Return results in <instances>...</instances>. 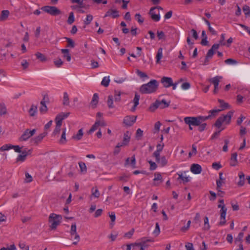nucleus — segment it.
Masks as SVG:
<instances>
[{
  "mask_svg": "<svg viewBox=\"0 0 250 250\" xmlns=\"http://www.w3.org/2000/svg\"><path fill=\"white\" fill-rule=\"evenodd\" d=\"M210 115L207 116L187 117L184 118L185 123L189 126H199L201 123L209 119Z\"/></svg>",
  "mask_w": 250,
  "mask_h": 250,
  "instance_id": "obj_1",
  "label": "nucleus"
},
{
  "mask_svg": "<svg viewBox=\"0 0 250 250\" xmlns=\"http://www.w3.org/2000/svg\"><path fill=\"white\" fill-rule=\"evenodd\" d=\"M158 86V83L156 80H152L146 84H143L140 88L142 93L148 94L155 92Z\"/></svg>",
  "mask_w": 250,
  "mask_h": 250,
  "instance_id": "obj_2",
  "label": "nucleus"
},
{
  "mask_svg": "<svg viewBox=\"0 0 250 250\" xmlns=\"http://www.w3.org/2000/svg\"><path fill=\"white\" fill-rule=\"evenodd\" d=\"M62 217L61 215L55 213H51L48 218V221L50 224V228L51 229H55L59 226L62 221Z\"/></svg>",
  "mask_w": 250,
  "mask_h": 250,
  "instance_id": "obj_3",
  "label": "nucleus"
},
{
  "mask_svg": "<svg viewBox=\"0 0 250 250\" xmlns=\"http://www.w3.org/2000/svg\"><path fill=\"white\" fill-rule=\"evenodd\" d=\"M170 103V101H167L165 99L162 100H157L150 106L149 109L150 111L153 112L158 108L164 109L168 107Z\"/></svg>",
  "mask_w": 250,
  "mask_h": 250,
  "instance_id": "obj_4",
  "label": "nucleus"
},
{
  "mask_svg": "<svg viewBox=\"0 0 250 250\" xmlns=\"http://www.w3.org/2000/svg\"><path fill=\"white\" fill-rule=\"evenodd\" d=\"M42 9L52 16H56L61 14V11L55 6H44Z\"/></svg>",
  "mask_w": 250,
  "mask_h": 250,
  "instance_id": "obj_5",
  "label": "nucleus"
},
{
  "mask_svg": "<svg viewBox=\"0 0 250 250\" xmlns=\"http://www.w3.org/2000/svg\"><path fill=\"white\" fill-rule=\"evenodd\" d=\"M137 116L129 115L125 116L123 120L124 124L128 126L132 125L136 122Z\"/></svg>",
  "mask_w": 250,
  "mask_h": 250,
  "instance_id": "obj_6",
  "label": "nucleus"
},
{
  "mask_svg": "<svg viewBox=\"0 0 250 250\" xmlns=\"http://www.w3.org/2000/svg\"><path fill=\"white\" fill-rule=\"evenodd\" d=\"M233 113L234 111L231 110L228 112L226 115H223L220 117V118H222V120L223 121V123H225L226 124L229 125L230 123L231 119Z\"/></svg>",
  "mask_w": 250,
  "mask_h": 250,
  "instance_id": "obj_7",
  "label": "nucleus"
},
{
  "mask_svg": "<svg viewBox=\"0 0 250 250\" xmlns=\"http://www.w3.org/2000/svg\"><path fill=\"white\" fill-rule=\"evenodd\" d=\"M111 17L112 18H116L119 17V11L116 9H110L105 13L104 18Z\"/></svg>",
  "mask_w": 250,
  "mask_h": 250,
  "instance_id": "obj_8",
  "label": "nucleus"
},
{
  "mask_svg": "<svg viewBox=\"0 0 250 250\" xmlns=\"http://www.w3.org/2000/svg\"><path fill=\"white\" fill-rule=\"evenodd\" d=\"M46 132H43L40 134L39 136L32 139V145L35 146H38L40 144L43 138L46 135Z\"/></svg>",
  "mask_w": 250,
  "mask_h": 250,
  "instance_id": "obj_9",
  "label": "nucleus"
},
{
  "mask_svg": "<svg viewBox=\"0 0 250 250\" xmlns=\"http://www.w3.org/2000/svg\"><path fill=\"white\" fill-rule=\"evenodd\" d=\"M70 235L72 238H74L77 241H80V238L79 235L77 232V227L75 223L73 224L71 227Z\"/></svg>",
  "mask_w": 250,
  "mask_h": 250,
  "instance_id": "obj_10",
  "label": "nucleus"
},
{
  "mask_svg": "<svg viewBox=\"0 0 250 250\" xmlns=\"http://www.w3.org/2000/svg\"><path fill=\"white\" fill-rule=\"evenodd\" d=\"M165 87H169L172 85V80L170 77H163L161 81Z\"/></svg>",
  "mask_w": 250,
  "mask_h": 250,
  "instance_id": "obj_11",
  "label": "nucleus"
},
{
  "mask_svg": "<svg viewBox=\"0 0 250 250\" xmlns=\"http://www.w3.org/2000/svg\"><path fill=\"white\" fill-rule=\"evenodd\" d=\"M190 170L194 174H199L201 172L202 167L199 164H193L190 167Z\"/></svg>",
  "mask_w": 250,
  "mask_h": 250,
  "instance_id": "obj_12",
  "label": "nucleus"
},
{
  "mask_svg": "<svg viewBox=\"0 0 250 250\" xmlns=\"http://www.w3.org/2000/svg\"><path fill=\"white\" fill-rule=\"evenodd\" d=\"M156 9V7H152L149 11V14L151 16V19L155 21H158L160 19L159 14H156L154 10Z\"/></svg>",
  "mask_w": 250,
  "mask_h": 250,
  "instance_id": "obj_13",
  "label": "nucleus"
},
{
  "mask_svg": "<svg viewBox=\"0 0 250 250\" xmlns=\"http://www.w3.org/2000/svg\"><path fill=\"white\" fill-rule=\"evenodd\" d=\"M31 136V130L26 129L19 139L20 141H26Z\"/></svg>",
  "mask_w": 250,
  "mask_h": 250,
  "instance_id": "obj_14",
  "label": "nucleus"
},
{
  "mask_svg": "<svg viewBox=\"0 0 250 250\" xmlns=\"http://www.w3.org/2000/svg\"><path fill=\"white\" fill-rule=\"evenodd\" d=\"M219 47V44H214L211 48L208 51L206 57L211 58L214 54V50L217 49Z\"/></svg>",
  "mask_w": 250,
  "mask_h": 250,
  "instance_id": "obj_15",
  "label": "nucleus"
},
{
  "mask_svg": "<svg viewBox=\"0 0 250 250\" xmlns=\"http://www.w3.org/2000/svg\"><path fill=\"white\" fill-rule=\"evenodd\" d=\"M130 133L128 131L125 132L124 134V138L123 140V142L121 143V145H123V146H125L128 145L129 142L130 141Z\"/></svg>",
  "mask_w": 250,
  "mask_h": 250,
  "instance_id": "obj_16",
  "label": "nucleus"
},
{
  "mask_svg": "<svg viewBox=\"0 0 250 250\" xmlns=\"http://www.w3.org/2000/svg\"><path fill=\"white\" fill-rule=\"evenodd\" d=\"M61 52L63 54V57L66 58L67 61L70 62L71 60V57L69 54V50L67 49H62Z\"/></svg>",
  "mask_w": 250,
  "mask_h": 250,
  "instance_id": "obj_17",
  "label": "nucleus"
},
{
  "mask_svg": "<svg viewBox=\"0 0 250 250\" xmlns=\"http://www.w3.org/2000/svg\"><path fill=\"white\" fill-rule=\"evenodd\" d=\"M222 79V77L217 76L212 78L209 79L208 81L214 85H219L220 81Z\"/></svg>",
  "mask_w": 250,
  "mask_h": 250,
  "instance_id": "obj_18",
  "label": "nucleus"
},
{
  "mask_svg": "<svg viewBox=\"0 0 250 250\" xmlns=\"http://www.w3.org/2000/svg\"><path fill=\"white\" fill-rule=\"evenodd\" d=\"M237 154L236 153H233L231 154L230 160V165L231 166H235L237 164Z\"/></svg>",
  "mask_w": 250,
  "mask_h": 250,
  "instance_id": "obj_19",
  "label": "nucleus"
},
{
  "mask_svg": "<svg viewBox=\"0 0 250 250\" xmlns=\"http://www.w3.org/2000/svg\"><path fill=\"white\" fill-rule=\"evenodd\" d=\"M27 153L26 150L22 151L21 154H20L16 159L17 162H23L27 156Z\"/></svg>",
  "mask_w": 250,
  "mask_h": 250,
  "instance_id": "obj_20",
  "label": "nucleus"
},
{
  "mask_svg": "<svg viewBox=\"0 0 250 250\" xmlns=\"http://www.w3.org/2000/svg\"><path fill=\"white\" fill-rule=\"evenodd\" d=\"M179 176L178 180H181L184 183H188L189 181V177L186 175H184L182 173H178Z\"/></svg>",
  "mask_w": 250,
  "mask_h": 250,
  "instance_id": "obj_21",
  "label": "nucleus"
},
{
  "mask_svg": "<svg viewBox=\"0 0 250 250\" xmlns=\"http://www.w3.org/2000/svg\"><path fill=\"white\" fill-rule=\"evenodd\" d=\"M66 128L62 129V132L61 136V138L59 140V143L61 144H65L66 143Z\"/></svg>",
  "mask_w": 250,
  "mask_h": 250,
  "instance_id": "obj_22",
  "label": "nucleus"
},
{
  "mask_svg": "<svg viewBox=\"0 0 250 250\" xmlns=\"http://www.w3.org/2000/svg\"><path fill=\"white\" fill-rule=\"evenodd\" d=\"M154 240L153 239L143 237L140 239V242L138 244H136V245L139 246H145L146 242H152Z\"/></svg>",
  "mask_w": 250,
  "mask_h": 250,
  "instance_id": "obj_23",
  "label": "nucleus"
},
{
  "mask_svg": "<svg viewBox=\"0 0 250 250\" xmlns=\"http://www.w3.org/2000/svg\"><path fill=\"white\" fill-rule=\"evenodd\" d=\"M99 99L98 94L97 93H94L92 101L91 102V104L93 108H95L98 104Z\"/></svg>",
  "mask_w": 250,
  "mask_h": 250,
  "instance_id": "obj_24",
  "label": "nucleus"
},
{
  "mask_svg": "<svg viewBox=\"0 0 250 250\" xmlns=\"http://www.w3.org/2000/svg\"><path fill=\"white\" fill-rule=\"evenodd\" d=\"M139 99H140V96L139 95H138L137 94H135V97H134L133 101V102L134 104V105L133 107H132L131 108L132 111H134L135 110L136 106L139 104Z\"/></svg>",
  "mask_w": 250,
  "mask_h": 250,
  "instance_id": "obj_25",
  "label": "nucleus"
},
{
  "mask_svg": "<svg viewBox=\"0 0 250 250\" xmlns=\"http://www.w3.org/2000/svg\"><path fill=\"white\" fill-rule=\"evenodd\" d=\"M40 112L41 114H44L47 113L48 108L46 104H43V102H41V107H40Z\"/></svg>",
  "mask_w": 250,
  "mask_h": 250,
  "instance_id": "obj_26",
  "label": "nucleus"
},
{
  "mask_svg": "<svg viewBox=\"0 0 250 250\" xmlns=\"http://www.w3.org/2000/svg\"><path fill=\"white\" fill-rule=\"evenodd\" d=\"M244 233L243 232H240L237 237L234 240V242L235 244L239 243L242 244L243 238L244 237Z\"/></svg>",
  "mask_w": 250,
  "mask_h": 250,
  "instance_id": "obj_27",
  "label": "nucleus"
},
{
  "mask_svg": "<svg viewBox=\"0 0 250 250\" xmlns=\"http://www.w3.org/2000/svg\"><path fill=\"white\" fill-rule=\"evenodd\" d=\"M9 15V11L7 10H2L0 16V20L1 21H4L7 19Z\"/></svg>",
  "mask_w": 250,
  "mask_h": 250,
  "instance_id": "obj_28",
  "label": "nucleus"
},
{
  "mask_svg": "<svg viewBox=\"0 0 250 250\" xmlns=\"http://www.w3.org/2000/svg\"><path fill=\"white\" fill-rule=\"evenodd\" d=\"M204 221V224L203 229L205 231L208 230L210 229V226L208 222V218L207 216L205 217Z\"/></svg>",
  "mask_w": 250,
  "mask_h": 250,
  "instance_id": "obj_29",
  "label": "nucleus"
},
{
  "mask_svg": "<svg viewBox=\"0 0 250 250\" xmlns=\"http://www.w3.org/2000/svg\"><path fill=\"white\" fill-rule=\"evenodd\" d=\"M161 166L164 167L167 164V161L165 156L159 158L156 161Z\"/></svg>",
  "mask_w": 250,
  "mask_h": 250,
  "instance_id": "obj_30",
  "label": "nucleus"
},
{
  "mask_svg": "<svg viewBox=\"0 0 250 250\" xmlns=\"http://www.w3.org/2000/svg\"><path fill=\"white\" fill-rule=\"evenodd\" d=\"M239 181L238 182V185L240 186L244 185L245 183V175L243 172H240L239 174Z\"/></svg>",
  "mask_w": 250,
  "mask_h": 250,
  "instance_id": "obj_31",
  "label": "nucleus"
},
{
  "mask_svg": "<svg viewBox=\"0 0 250 250\" xmlns=\"http://www.w3.org/2000/svg\"><path fill=\"white\" fill-rule=\"evenodd\" d=\"M163 57V48H159L158 49L157 55H156V62L157 63L159 62L160 60Z\"/></svg>",
  "mask_w": 250,
  "mask_h": 250,
  "instance_id": "obj_32",
  "label": "nucleus"
},
{
  "mask_svg": "<svg viewBox=\"0 0 250 250\" xmlns=\"http://www.w3.org/2000/svg\"><path fill=\"white\" fill-rule=\"evenodd\" d=\"M61 125H56V126H55V128L52 133V135L53 136H59V133L60 132V131H61Z\"/></svg>",
  "mask_w": 250,
  "mask_h": 250,
  "instance_id": "obj_33",
  "label": "nucleus"
},
{
  "mask_svg": "<svg viewBox=\"0 0 250 250\" xmlns=\"http://www.w3.org/2000/svg\"><path fill=\"white\" fill-rule=\"evenodd\" d=\"M62 104L64 105H68L69 104V97L67 92L63 93Z\"/></svg>",
  "mask_w": 250,
  "mask_h": 250,
  "instance_id": "obj_34",
  "label": "nucleus"
},
{
  "mask_svg": "<svg viewBox=\"0 0 250 250\" xmlns=\"http://www.w3.org/2000/svg\"><path fill=\"white\" fill-rule=\"evenodd\" d=\"M110 82L109 77H104L103 78L102 82L101 84L105 87H107L108 86Z\"/></svg>",
  "mask_w": 250,
  "mask_h": 250,
  "instance_id": "obj_35",
  "label": "nucleus"
},
{
  "mask_svg": "<svg viewBox=\"0 0 250 250\" xmlns=\"http://www.w3.org/2000/svg\"><path fill=\"white\" fill-rule=\"evenodd\" d=\"M35 55L37 58L40 60L42 62H44L46 61V58L45 57V56L41 53L37 52V53H36Z\"/></svg>",
  "mask_w": 250,
  "mask_h": 250,
  "instance_id": "obj_36",
  "label": "nucleus"
},
{
  "mask_svg": "<svg viewBox=\"0 0 250 250\" xmlns=\"http://www.w3.org/2000/svg\"><path fill=\"white\" fill-rule=\"evenodd\" d=\"M113 97L112 95H109L108 97L107 105L109 108H112L114 107L113 106Z\"/></svg>",
  "mask_w": 250,
  "mask_h": 250,
  "instance_id": "obj_37",
  "label": "nucleus"
},
{
  "mask_svg": "<svg viewBox=\"0 0 250 250\" xmlns=\"http://www.w3.org/2000/svg\"><path fill=\"white\" fill-rule=\"evenodd\" d=\"M83 135V131L82 129L79 130L77 134L76 135L73 136V138L77 140H80Z\"/></svg>",
  "mask_w": 250,
  "mask_h": 250,
  "instance_id": "obj_38",
  "label": "nucleus"
},
{
  "mask_svg": "<svg viewBox=\"0 0 250 250\" xmlns=\"http://www.w3.org/2000/svg\"><path fill=\"white\" fill-rule=\"evenodd\" d=\"M7 113L6 108L4 104H0V115H3L6 114Z\"/></svg>",
  "mask_w": 250,
  "mask_h": 250,
  "instance_id": "obj_39",
  "label": "nucleus"
},
{
  "mask_svg": "<svg viewBox=\"0 0 250 250\" xmlns=\"http://www.w3.org/2000/svg\"><path fill=\"white\" fill-rule=\"evenodd\" d=\"M218 102L220 104V106L222 108V110L227 108L229 107V104L227 103H225L223 100L219 99Z\"/></svg>",
  "mask_w": 250,
  "mask_h": 250,
  "instance_id": "obj_40",
  "label": "nucleus"
},
{
  "mask_svg": "<svg viewBox=\"0 0 250 250\" xmlns=\"http://www.w3.org/2000/svg\"><path fill=\"white\" fill-rule=\"evenodd\" d=\"M75 21V18L73 12H71L69 13V15L67 20V23L71 24Z\"/></svg>",
  "mask_w": 250,
  "mask_h": 250,
  "instance_id": "obj_41",
  "label": "nucleus"
},
{
  "mask_svg": "<svg viewBox=\"0 0 250 250\" xmlns=\"http://www.w3.org/2000/svg\"><path fill=\"white\" fill-rule=\"evenodd\" d=\"M79 165L81 169V171L83 173H86L87 171L86 166L84 163L79 162Z\"/></svg>",
  "mask_w": 250,
  "mask_h": 250,
  "instance_id": "obj_42",
  "label": "nucleus"
},
{
  "mask_svg": "<svg viewBox=\"0 0 250 250\" xmlns=\"http://www.w3.org/2000/svg\"><path fill=\"white\" fill-rule=\"evenodd\" d=\"M92 196L95 198H98L100 196V192L97 188H93L91 189Z\"/></svg>",
  "mask_w": 250,
  "mask_h": 250,
  "instance_id": "obj_43",
  "label": "nucleus"
},
{
  "mask_svg": "<svg viewBox=\"0 0 250 250\" xmlns=\"http://www.w3.org/2000/svg\"><path fill=\"white\" fill-rule=\"evenodd\" d=\"M225 62L226 64L229 65H235L237 63L236 60L230 58L226 60Z\"/></svg>",
  "mask_w": 250,
  "mask_h": 250,
  "instance_id": "obj_44",
  "label": "nucleus"
},
{
  "mask_svg": "<svg viewBox=\"0 0 250 250\" xmlns=\"http://www.w3.org/2000/svg\"><path fill=\"white\" fill-rule=\"evenodd\" d=\"M63 120V118L62 116L59 114L57 115L55 118V121L56 125H62V121Z\"/></svg>",
  "mask_w": 250,
  "mask_h": 250,
  "instance_id": "obj_45",
  "label": "nucleus"
},
{
  "mask_svg": "<svg viewBox=\"0 0 250 250\" xmlns=\"http://www.w3.org/2000/svg\"><path fill=\"white\" fill-rule=\"evenodd\" d=\"M136 73L141 78H148V76L145 73L139 69L136 70Z\"/></svg>",
  "mask_w": 250,
  "mask_h": 250,
  "instance_id": "obj_46",
  "label": "nucleus"
},
{
  "mask_svg": "<svg viewBox=\"0 0 250 250\" xmlns=\"http://www.w3.org/2000/svg\"><path fill=\"white\" fill-rule=\"evenodd\" d=\"M65 39L66 40V41L67 42V47H70L71 48H74L75 46V43L73 41L72 39L70 38H68L67 37H65Z\"/></svg>",
  "mask_w": 250,
  "mask_h": 250,
  "instance_id": "obj_47",
  "label": "nucleus"
},
{
  "mask_svg": "<svg viewBox=\"0 0 250 250\" xmlns=\"http://www.w3.org/2000/svg\"><path fill=\"white\" fill-rule=\"evenodd\" d=\"M93 20V16L91 15H87L86 16V18L85 21H84V23L85 25H88L90 23L91 21Z\"/></svg>",
  "mask_w": 250,
  "mask_h": 250,
  "instance_id": "obj_48",
  "label": "nucleus"
},
{
  "mask_svg": "<svg viewBox=\"0 0 250 250\" xmlns=\"http://www.w3.org/2000/svg\"><path fill=\"white\" fill-rule=\"evenodd\" d=\"M54 63L57 67H60L63 63L62 60L59 58L54 61Z\"/></svg>",
  "mask_w": 250,
  "mask_h": 250,
  "instance_id": "obj_49",
  "label": "nucleus"
},
{
  "mask_svg": "<svg viewBox=\"0 0 250 250\" xmlns=\"http://www.w3.org/2000/svg\"><path fill=\"white\" fill-rule=\"evenodd\" d=\"M135 19L138 21L139 23H143L144 19L140 14H136L135 15Z\"/></svg>",
  "mask_w": 250,
  "mask_h": 250,
  "instance_id": "obj_50",
  "label": "nucleus"
},
{
  "mask_svg": "<svg viewBox=\"0 0 250 250\" xmlns=\"http://www.w3.org/2000/svg\"><path fill=\"white\" fill-rule=\"evenodd\" d=\"M223 123V121L222 120V118H220V117H219L217 120H216V121L215 122V124H214V125L219 128L221 127L222 124Z\"/></svg>",
  "mask_w": 250,
  "mask_h": 250,
  "instance_id": "obj_51",
  "label": "nucleus"
},
{
  "mask_svg": "<svg viewBox=\"0 0 250 250\" xmlns=\"http://www.w3.org/2000/svg\"><path fill=\"white\" fill-rule=\"evenodd\" d=\"M99 123L100 122L99 121H96L95 124L92 125L91 128L90 129L89 132H93L96 129H97V128L99 126Z\"/></svg>",
  "mask_w": 250,
  "mask_h": 250,
  "instance_id": "obj_52",
  "label": "nucleus"
},
{
  "mask_svg": "<svg viewBox=\"0 0 250 250\" xmlns=\"http://www.w3.org/2000/svg\"><path fill=\"white\" fill-rule=\"evenodd\" d=\"M11 144L4 145L0 147V150L1 151L8 150L11 149Z\"/></svg>",
  "mask_w": 250,
  "mask_h": 250,
  "instance_id": "obj_53",
  "label": "nucleus"
},
{
  "mask_svg": "<svg viewBox=\"0 0 250 250\" xmlns=\"http://www.w3.org/2000/svg\"><path fill=\"white\" fill-rule=\"evenodd\" d=\"M160 232V227L158 223H156L155 229L153 232V233L156 236H158Z\"/></svg>",
  "mask_w": 250,
  "mask_h": 250,
  "instance_id": "obj_54",
  "label": "nucleus"
},
{
  "mask_svg": "<svg viewBox=\"0 0 250 250\" xmlns=\"http://www.w3.org/2000/svg\"><path fill=\"white\" fill-rule=\"evenodd\" d=\"M157 37L159 40L165 39V35L163 31H157Z\"/></svg>",
  "mask_w": 250,
  "mask_h": 250,
  "instance_id": "obj_55",
  "label": "nucleus"
},
{
  "mask_svg": "<svg viewBox=\"0 0 250 250\" xmlns=\"http://www.w3.org/2000/svg\"><path fill=\"white\" fill-rule=\"evenodd\" d=\"M190 224H191V221L190 220L188 221L187 225H186L185 226L183 227L181 229V230L183 232H186V231H187L190 227Z\"/></svg>",
  "mask_w": 250,
  "mask_h": 250,
  "instance_id": "obj_56",
  "label": "nucleus"
},
{
  "mask_svg": "<svg viewBox=\"0 0 250 250\" xmlns=\"http://www.w3.org/2000/svg\"><path fill=\"white\" fill-rule=\"evenodd\" d=\"M227 210L226 208L222 207V209L220 210V218L224 219V217H226Z\"/></svg>",
  "mask_w": 250,
  "mask_h": 250,
  "instance_id": "obj_57",
  "label": "nucleus"
},
{
  "mask_svg": "<svg viewBox=\"0 0 250 250\" xmlns=\"http://www.w3.org/2000/svg\"><path fill=\"white\" fill-rule=\"evenodd\" d=\"M121 146H123V145H121V143H119L117 144L114 150V155H117L120 152V149L119 148Z\"/></svg>",
  "mask_w": 250,
  "mask_h": 250,
  "instance_id": "obj_58",
  "label": "nucleus"
},
{
  "mask_svg": "<svg viewBox=\"0 0 250 250\" xmlns=\"http://www.w3.org/2000/svg\"><path fill=\"white\" fill-rule=\"evenodd\" d=\"M22 147H20L19 146H11V149H13L16 152L21 153L22 152L21 148Z\"/></svg>",
  "mask_w": 250,
  "mask_h": 250,
  "instance_id": "obj_59",
  "label": "nucleus"
},
{
  "mask_svg": "<svg viewBox=\"0 0 250 250\" xmlns=\"http://www.w3.org/2000/svg\"><path fill=\"white\" fill-rule=\"evenodd\" d=\"M243 10L246 15H250V8L249 6L245 5L243 7Z\"/></svg>",
  "mask_w": 250,
  "mask_h": 250,
  "instance_id": "obj_60",
  "label": "nucleus"
},
{
  "mask_svg": "<svg viewBox=\"0 0 250 250\" xmlns=\"http://www.w3.org/2000/svg\"><path fill=\"white\" fill-rule=\"evenodd\" d=\"M121 92L119 91H115L114 98L115 101H120L121 100Z\"/></svg>",
  "mask_w": 250,
  "mask_h": 250,
  "instance_id": "obj_61",
  "label": "nucleus"
},
{
  "mask_svg": "<svg viewBox=\"0 0 250 250\" xmlns=\"http://www.w3.org/2000/svg\"><path fill=\"white\" fill-rule=\"evenodd\" d=\"M224 129V128H222V129H221L220 130H218L217 131H216L211 136V140H213V139H214L216 138H217L219 135H220V132L222 130H223V129Z\"/></svg>",
  "mask_w": 250,
  "mask_h": 250,
  "instance_id": "obj_62",
  "label": "nucleus"
},
{
  "mask_svg": "<svg viewBox=\"0 0 250 250\" xmlns=\"http://www.w3.org/2000/svg\"><path fill=\"white\" fill-rule=\"evenodd\" d=\"M130 164L132 168H135L136 167V159H135V157L134 155L131 157Z\"/></svg>",
  "mask_w": 250,
  "mask_h": 250,
  "instance_id": "obj_63",
  "label": "nucleus"
},
{
  "mask_svg": "<svg viewBox=\"0 0 250 250\" xmlns=\"http://www.w3.org/2000/svg\"><path fill=\"white\" fill-rule=\"evenodd\" d=\"M31 182V175L28 172L25 173V183H30Z\"/></svg>",
  "mask_w": 250,
  "mask_h": 250,
  "instance_id": "obj_64",
  "label": "nucleus"
}]
</instances>
